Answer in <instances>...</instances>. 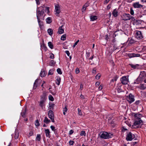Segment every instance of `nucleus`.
Masks as SVG:
<instances>
[{
	"mask_svg": "<svg viewBox=\"0 0 146 146\" xmlns=\"http://www.w3.org/2000/svg\"><path fill=\"white\" fill-rule=\"evenodd\" d=\"M75 72L76 74H78L80 72V70L79 69L77 68L75 69Z\"/></svg>",
	"mask_w": 146,
	"mask_h": 146,
	"instance_id": "nucleus-44",
	"label": "nucleus"
},
{
	"mask_svg": "<svg viewBox=\"0 0 146 146\" xmlns=\"http://www.w3.org/2000/svg\"><path fill=\"white\" fill-rule=\"evenodd\" d=\"M80 135L81 136L84 135V136H85L86 135V133H85L84 131H82L80 132Z\"/></svg>",
	"mask_w": 146,
	"mask_h": 146,
	"instance_id": "nucleus-36",
	"label": "nucleus"
},
{
	"mask_svg": "<svg viewBox=\"0 0 146 146\" xmlns=\"http://www.w3.org/2000/svg\"><path fill=\"white\" fill-rule=\"evenodd\" d=\"M135 42V41L133 39H131L129 40V43L130 44H132L134 43Z\"/></svg>",
	"mask_w": 146,
	"mask_h": 146,
	"instance_id": "nucleus-38",
	"label": "nucleus"
},
{
	"mask_svg": "<svg viewBox=\"0 0 146 146\" xmlns=\"http://www.w3.org/2000/svg\"><path fill=\"white\" fill-rule=\"evenodd\" d=\"M96 68H94L92 71V73L93 74H95L96 72Z\"/></svg>",
	"mask_w": 146,
	"mask_h": 146,
	"instance_id": "nucleus-50",
	"label": "nucleus"
},
{
	"mask_svg": "<svg viewBox=\"0 0 146 146\" xmlns=\"http://www.w3.org/2000/svg\"><path fill=\"white\" fill-rule=\"evenodd\" d=\"M90 19L92 21H94L97 19V17L96 16L91 15L90 17Z\"/></svg>",
	"mask_w": 146,
	"mask_h": 146,
	"instance_id": "nucleus-23",
	"label": "nucleus"
},
{
	"mask_svg": "<svg viewBox=\"0 0 146 146\" xmlns=\"http://www.w3.org/2000/svg\"><path fill=\"white\" fill-rule=\"evenodd\" d=\"M100 82H96L95 84H96V86H98L100 85Z\"/></svg>",
	"mask_w": 146,
	"mask_h": 146,
	"instance_id": "nucleus-63",
	"label": "nucleus"
},
{
	"mask_svg": "<svg viewBox=\"0 0 146 146\" xmlns=\"http://www.w3.org/2000/svg\"><path fill=\"white\" fill-rule=\"evenodd\" d=\"M47 32L49 35L50 36H51L53 34V30L51 29H48Z\"/></svg>",
	"mask_w": 146,
	"mask_h": 146,
	"instance_id": "nucleus-24",
	"label": "nucleus"
},
{
	"mask_svg": "<svg viewBox=\"0 0 146 146\" xmlns=\"http://www.w3.org/2000/svg\"><path fill=\"white\" fill-rule=\"evenodd\" d=\"M74 143V142L72 141H69V144L70 145H73Z\"/></svg>",
	"mask_w": 146,
	"mask_h": 146,
	"instance_id": "nucleus-48",
	"label": "nucleus"
},
{
	"mask_svg": "<svg viewBox=\"0 0 146 146\" xmlns=\"http://www.w3.org/2000/svg\"><path fill=\"white\" fill-rule=\"evenodd\" d=\"M67 111V109L65 107L64 108L63 110V113L64 115H65L66 114V112Z\"/></svg>",
	"mask_w": 146,
	"mask_h": 146,
	"instance_id": "nucleus-37",
	"label": "nucleus"
},
{
	"mask_svg": "<svg viewBox=\"0 0 146 146\" xmlns=\"http://www.w3.org/2000/svg\"><path fill=\"white\" fill-rule=\"evenodd\" d=\"M121 81L123 84H126L129 82L128 77L127 76H123L121 78Z\"/></svg>",
	"mask_w": 146,
	"mask_h": 146,
	"instance_id": "nucleus-10",
	"label": "nucleus"
},
{
	"mask_svg": "<svg viewBox=\"0 0 146 146\" xmlns=\"http://www.w3.org/2000/svg\"><path fill=\"white\" fill-rule=\"evenodd\" d=\"M55 63V62H54V61L53 60H52L50 62V64H51V65H52L53 64H54Z\"/></svg>",
	"mask_w": 146,
	"mask_h": 146,
	"instance_id": "nucleus-59",
	"label": "nucleus"
},
{
	"mask_svg": "<svg viewBox=\"0 0 146 146\" xmlns=\"http://www.w3.org/2000/svg\"><path fill=\"white\" fill-rule=\"evenodd\" d=\"M140 54H134V57H139V56H140Z\"/></svg>",
	"mask_w": 146,
	"mask_h": 146,
	"instance_id": "nucleus-58",
	"label": "nucleus"
},
{
	"mask_svg": "<svg viewBox=\"0 0 146 146\" xmlns=\"http://www.w3.org/2000/svg\"><path fill=\"white\" fill-rule=\"evenodd\" d=\"M46 74V73L43 70H41L40 73V76L42 77L45 76Z\"/></svg>",
	"mask_w": 146,
	"mask_h": 146,
	"instance_id": "nucleus-20",
	"label": "nucleus"
},
{
	"mask_svg": "<svg viewBox=\"0 0 146 146\" xmlns=\"http://www.w3.org/2000/svg\"><path fill=\"white\" fill-rule=\"evenodd\" d=\"M117 90L118 93L121 92L122 91V90L121 88V86H117L116 88Z\"/></svg>",
	"mask_w": 146,
	"mask_h": 146,
	"instance_id": "nucleus-27",
	"label": "nucleus"
},
{
	"mask_svg": "<svg viewBox=\"0 0 146 146\" xmlns=\"http://www.w3.org/2000/svg\"><path fill=\"white\" fill-rule=\"evenodd\" d=\"M54 12L55 14L57 16H58L60 12V7L59 5L56 4L55 5Z\"/></svg>",
	"mask_w": 146,
	"mask_h": 146,
	"instance_id": "nucleus-9",
	"label": "nucleus"
},
{
	"mask_svg": "<svg viewBox=\"0 0 146 146\" xmlns=\"http://www.w3.org/2000/svg\"><path fill=\"white\" fill-rule=\"evenodd\" d=\"M63 27V25H62L59 27L58 31V33L59 34H62L64 33V29L62 28Z\"/></svg>",
	"mask_w": 146,
	"mask_h": 146,
	"instance_id": "nucleus-17",
	"label": "nucleus"
},
{
	"mask_svg": "<svg viewBox=\"0 0 146 146\" xmlns=\"http://www.w3.org/2000/svg\"><path fill=\"white\" fill-rule=\"evenodd\" d=\"M140 101L139 100H137L135 102V104L136 105H138L140 103Z\"/></svg>",
	"mask_w": 146,
	"mask_h": 146,
	"instance_id": "nucleus-57",
	"label": "nucleus"
},
{
	"mask_svg": "<svg viewBox=\"0 0 146 146\" xmlns=\"http://www.w3.org/2000/svg\"><path fill=\"white\" fill-rule=\"evenodd\" d=\"M44 132L46 137L49 138H50V132L49 130L48 129H45Z\"/></svg>",
	"mask_w": 146,
	"mask_h": 146,
	"instance_id": "nucleus-14",
	"label": "nucleus"
},
{
	"mask_svg": "<svg viewBox=\"0 0 146 146\" xmlns=\"http://www.w3.org/2000/svg\"><path fill=\"white\" fill-rule=\"evenodd\" d=\"M133 5L134 7L135 8H139L142 7L143 6L140 4L139 2H136L133 4Z\"/></svg>",
	"mask_w": 146,
	"mask_h": 146,
	"instance_id": "nucleus-13",
	"label": "nucleus"
},
{
	"mask_svg": "<svg viewBox=\"0 0 146 146\" xmlns=\"http://www.w3.org/2000/svg\"><path fill=\"white\" fill-rule=\"evenodd\" d=\"M73 132H74V131L72 130H70L69 131V135H72L73 133Z\"/></svg>",
	"mask_w": 146,
	"mask_h": 146,
	"instance_id": "nucleus-61",
	"label": "nucleus"
},
{
	"mask_svg": "<svg viewBox=\"0 0 146 146\" xmlns=\"http://www.w3.org/2000/svg\"><path fill=\"white\" fill-rule=\"evenodd\" d=\"M38 21L39 27L41 29L43 26V23L41 19H38Z\"/></svg>",
	"mask_w": 146,
	"mask_h": 146,
	"instance_id": "nucleus-16",
	"label": "nucleus"
},
{
	"mask_svg": "<svg viewBox=\"0 0 146 146\" xmlns=\"http://www.w3.org/2000/svg\"><path fill=\"white\" fill-rule=\"evenodd\" d=\"M44 122L46 123H48L50 122V120L48 119L46 117H45Z\"/></svg>",
	"mask_w": 146,
	"mask_h": 146,
	"instance_id": "nucleus-25",
	"label": "nucleus"
},
{
	"mask_svg": "<svg viewBox=\"0 0 146 146\" xmlns=\"http://www.w3.org/2000/svg\"><path fill=\"white\" fill-rule=\"evenodd\" d=\"M79 40H78L76 42L74 45H73V47L74 48L76 46L77 44L79 42Z\"/></svg>",
	"mask_w": 146,
	"mask_h": 146,
	"instance_id": "nucleus-46",
	"label": "nucleus"
},
{
	"mask_svg": "<svg viewBox=\"0 0 146 146\" xmlns=\"http://www.w3.org/2000/svg\"><path fill=\"white\" fill-rule=\"evenodd\" d=\"M127 100L129 104L135 101L134 96L132 94H130L128 96H127Z\"/></svg>",
	"mask_w": 146,
	"mask_h": 146,
	"instance_id": "nucleus-6",
	"label": "nucleus"
},
{
	"mask_svg": "<svg viewBox=\"0 0 146 146\" xmlns=\"http://www.w3.org/2000/svg\"><path fill=\"white\" fill-rule=\"evenodd\" d=\"M66 35H64L61 36V39L62 40H64L66 39Z\"/></svg>",
	"mask_w": 146,
	"mask_h": 146,
	"instance_id": "nucleus-35",
	"label": "nucleus"
},
{
	"mask_svg": "<svg viewBox=\"0 0 146 146\" xmlns=\"http://www.w3.org/2000/svg\"><path fill=\"white\" fill-rule=\"evenodd\" d=\"M112 14L114 17H117L118 15V11L116 9H114L113 10Z\"/></svg>",
	"mask_w": 146,
	"mask_h": 146,
	"instance_id": "nucleus-21",
	"label": "nucleus"
},
{
	"mask_svg": "<svg viewBox=\"0 0 146 146\" xmlns=\"http://www.w3.org/2000/svg\"><path fill=\"white\" fill-rule=\"evenodd\" d=\"M50 127L52 131H55V127L52 126L51 125L50 126Z\"/></svg>",
	"mask_w": 146,
	"mask_h": 146,
	"instance_id": "nucleus-49",
	"label": "nucleus"
},
{
	"mask_svg": "<svg viewBox=\"0 0 146 146\" xmlns=\"http://www.w3.org/2000/svg\"><path fill=\"white\" fill-rule=\"evenodd\" d=\"M139 87L141 90H144L146 88V84H141Z\"/></svg>",
	"mask_w": 146,
	"mask_h": 146,
	"instance_id": "nucleus-19",
	"label": "nucleus"
},
{
	"mask_svg": "<svg viewBox=\"0 0 146 146\" xmlns=\"http://www.w3.org/2000/svg\"><path fill=\"white\" fill-rule=\"evenodd\" d=\"M141 115L140 114H137L135 115V119L132 126V128L136 129L141 127L143 124L142 121L141 119Z\"/></svg>",
	"mask_w": 146,
	"mask_h": 146,
	"instance_id": "nucleus-1",
	"label": "nucleus"
},
{
	"mask_svg": "<svg viewBox=\"0 0 146 146\" xmlns=\"http://www.w3.org/2000/svg\"><path fill=\"white\" fill-rule=\"evenodd\" d=\"M135 37L137 39L139 40H141L143 38L142 34L141 31H135Z\"/></svg>",
	"mask_w": 146,
	"mask_h": 146,
	"instance_id": "nucleus-5",
	"label": "nucleus"
},
{
	"mask_svg": "<svg viewBox=\"0 0 146 146\" xmlns=\"http://www.w3.org/2000/svg\"><path fill=\"white\" fill-rule=\"evenodd\" d=\"M122 18L123 20L124 21H127L132 19V20L134 19V17L131 16L129 14L125 13L124 14Z\"/></svg>",
	"mask_w": 146,
	"mask_h": 146,
	"instance_id": "nucleus-7",
	"label": "nucleus"
},
{
	"mask_svg": "<svg viewBox=\"0 0 146 146\" xmlns=\"http://www.w3.org/2000/svg\"><path fill=\"white\" fill-rule=\"evenodd\" d=\"M33 134V131H30L29 133V136H32Z\"/></svg>",
	"mask_w": 146,
	"mask_h": 146,
	"instance_id": "nucleus-55",
	"label": "nucleus"
},
{
	"mask_svg": "<svg viewBox=\"0 0 146 146\" xmlns=\"http://www.w3.org/2000/svg\"><path fill=\"white\" fill-rule=\"evenodd\" d=\"M44 6H41L38 7L36 10V17L38 19H41V20H44V9L43 7Z\"/></svg>",
	"mask_w": 146,
	"mask_h": 146,
	"instance_id": "nucleus-2",
	"label": "nucleus"
},
{
	"mask_svg": "<svg viewBox=\"0 0 146 146\" xmlns=\"http://www.w3.org/2000/svg\"><path fill=\"white\" fill-rule=\"evenodd\" d=\"M36 1L37 5H38L40 4V2L39 0H36Z\"/></svg>",
	"mask_w": 146,
	"mask_h": 146,
	"instance_id": "nucleus-64",
	"label": "nucleus"
},
{
	"mask_svg": "<svg viewBox=\"0 0 146 146\" xmlns=\"http://www.w3.org/2000/svg\"><path fill=\"white\" fill-rule=\"evenodd\" d=\"M86 7L83 6V7L82 9V12H84L86 10Z\"/></svg>",
	"mask_w": 146,
	"mask_h": 146,
	"instance_id": "nucleus-51",
	"label": "nucleus"
},
{
	"mask_svg": "<svg viewBox=\"0 0 146 146\" xmlns=\"http://www.w3.org/2000/svg\"><path fill=\"white\" fill-rule=\"evenodd\" d=\"M129 65L133 68L134 69H138L140 68L139 64H136L135 65L132 64H130Z\"/></svg>",
	"mask_w": 146,
	"mask_h": 146,
	"instance_id": "nucleus-15",
	"label": "nucleus"
},
{
	"mask_svg": "<svg viewBox=\"0 0 146 146\" xmlns=\"http://www.w3.org/2000/svg\"><path fill=\"white\" fill-rule=\"evenodd\" d=\"M39 81L40 82V80L39 81L38 80L36 79L35 81L34 84V86L33 87V88L34 89H36L37 86L38 85V81Z\"/></svg>",
	"mask_w": 146,
	"mask_h": 146,
	"instance_id": "nucleus-18",
	"label": "nucleus"
},
{
	"mask_svg": "<svg viewBox=\"0 0 146 146\" xmlns=\"http://www.w3.org/2000/svg\"><path fill=\"white\" fill-rule=\"evenodd\" d=\"M48 45L49 47L51 49H52L53 48V46L52 44L50 42H48Z\"/></svg>",
	"mask_w": 146,
	"mask_h": 146,
	"instance_id": "nucleus-29",
	"label": "nucleus"
},
{
	"mask_svg": "<svg viewBox=\"0 0 146 146\" xmlns=\"http://www.w3.org/2000/svg\"><path fill=\"white\" fill-rule=\"evenodd\" d=\"M65 52L66 54H67V55L68 56H70V52H69V51H68L66 50V51Z\"/></svg>",
	"mask_w": 146,
	"mask_h": 146,
	"instance_id": "nucleus-56",
	"label": "nucleus"
},
{
	"mask_svg": "<svg viewBox=\"0 0 146 146\" xmlns=\"http://www.w3.org/2000/svg\"><path fill=\"white\" fill-rule=\"evenodd\" d=\"M103 88V86L102 85H101L98 87V90H101Z\"/></svg>",
	"mask_w": 146,
	"mask_h": 146,
	"instance_id": "nucleus-52",
	"label": "nucleus"
},
{
	"mask_svg": "<svg viewBox=\"0 0 146 146\" xmlns=\"http://www.w3.org/2000/svg\"><path fill=\"white\" fill-rule=\"evenodd\" d=\"M113 48L114 50H116L117 48V45H114L113 46Z\"/></svg>",
	"mask_w": 146,
	"mask_h": 146,
	"instance_id": "nucleus-62",
	"label": "nucleus"
},
{
	"mask_svg": "<svg viewBox=\"0 0 146 146\" xmlns=\"http://www.w3.org/2000/svg\"><path fill=\"white\" fill-rule=\"evenodd\" d=\"M53 74V70H50L49 71L48 74L52 75Z\"/></svg>",
	"mask_w": 146,
	"mask_h": 146,
	"instance_id": "nucleus-45",
	"label": "nucleus"
},
{
	"mask_svg": "<svg viewBox=\"0 0 146 146\" xmlns=\"http://www.w3.org/2000/svg\"><path fill=\"white\" fill-rule=\"evenodd\" d=\"M41 48L44 50H47V48L44 44H42L41 46Z\"/></svg>",
	"mask_w": 146,
	"mask_h": 146,
	"instance_id": "nucleus-31",
	"label": "nucleus"
},
{
	"mask_svg": "<svg viewBox=\"0 0 146 146\" xmlns=\"http://www.w3.org/2000/svg\"><path fill=\"white\" fill-rule=\"evenodd\" d=\"M41 139V135L40 134H37L36 138V140L37 141H39Z\"/></svg>",
	"mask_w": 146,
	"mask_h": 146,
	"instance_id": "nucleus-26",
	"label": "nucleus"
},
{
	"mask_svg": "<svg viewBox=\"0 0 146 146\" xmlns=\"http://www.w3.org/2000/svg\"><path fill=\"white\" fill-rule=\"evenodd\" d=\"M101 75L100 74H98L96 76V78L97 80H98L100 78Z\"/></svg>",
	"mask_w": 146,
	"mask_h": 146,
	"instance_id": "nucleus-42",
	"label": "nucleus"
},
{
	"mask_svg": "<svg viewBox=\"0 0 146 146\" xmlns=\"http://www.w3.org/2000/svg\"><path fill=\"white\" fill-rule=\"evenodd\" d=\"M78 114L80 115H82L83 114L81 110L79 108L78 109Z\"/></svg>",
	"mask_w": 146,
	"mask_h": 146,
	"instance_id": "nucleus-34",
	"label": "nucleus"
},
{
	"mask_svg": "<svg viewBox=\"0 0 146 146\" xmlns=\"http://www.w3.org/2000/svg\"><path fill=\"white\" fill-rule=\"evenodd\" d=\"M35 125L36 126L38 127L39 126V121L38 120H36L35 121Z\"/></svg>",
	"mask_w": 146,
	"mask_h": 146,
	"instance_id": "nucleus-33",
	"label": "nucleus"
},
{
	"mask_svg": "<svg viewBox=\"0 0 146 146\" xmlns=\"http://www.w3.org/2000/svg\"><path fill=\"white\" fill-rule=\"evenodd\" d=\"M113 135L110 133H108L107 132H104L100 135V137L104 139H108L112 138Z\"/></svg>",
	"mask_w": 146,
	"mask_h": 146,
	"instance_id": "nucleus-4",
	"label": "nucleus"
},
{
	"mask_svg": "<svg viewBox=\"0 0 146 146\" xmlns=\"http://www.w3.org/2000/svg\"><path fill=\"white\" fill-rule=\"evenodd\" d=\"M61 79L60 78L59 76H57L56 77V82L57 84L58 85H59L60 84V82Z\"/></svg>",
	"mask_w": 146,
	"mask_h": 146,
	"instance_id": "nucleus-22",
	"label": "nucleus"
},
{
	"mask_svg": "<svg viewBox=\"0 0 146 146\" xmlns=\"http://www.w3.org/2000/svg\"><path fill=\"white\" fill-rule=\"evenodd\" d=\"M145 77V76L142 75L141 73L139 77L137 78V79L136 80V81L137 82H141V81H142L144 79V78Z\"/></svg>",
	"mask_w": 146,
	"mask_h": 146,
	"instance_id": "nucleus-12",
	"label": "nucleus"
},
{
	"mask_svg": "<svg viewBox=\"0 0 146 146\" xmlns=\"http://www.w3.org/2000/svg\"><path fill=\"white\" fill-rule=\"evenodd\" d=\"M135 137V135L131 132H129L127 135L126 139L127 141H131Z\"/></svg>",
	"mask_w": 146,
	"mask_h": 146,
	"instance_id": "nucleus-8",
	"label": "nucleus"
},
{
	"mask_svg": "<svg viewBox=\"0 0 146 146\" xmlns=\"http://www.w3.org/2000/svg\"><path fill=\"white\" fill-rule=\"evenodd\" d=\"M49 99L50 100L52 101H54V99L53 97L51 95H50L49 96Z\"/></svg>",
	"mask_w": 146,
	"mask_h": 146,
	"instance_id": "nucleus-39",
	"label": "nucleus"
},
{
	"mask_svg": "<svg viewBox=\"0 0 146 146\" xmlns=\"http://www.w3.org/2000/svg\"><path fill=\"white\" fill-rule=\"evenodd\" d=\"M49 7H45V11L48 14L49 13Z\"/></svg>",
	"mask_w": 146,
	"mask_h": 146,
	"instance_id": "nucleus-40",
	"label": "nucleus"
},
{
	"mask_svg": "<svg viewBox=\"0 0 146 146\" xmlns=\"http://www.w3.org/2000/svg\"><path fill=\"white\" fill-rule=\"evenodd\" d=\"M51 59H53L54 58V55L53 54H51L50 57Z\"/></svg>",
	"mask_w": 146,
	"mask_h": 146,
	"instance_id": "nucleus-53",
	"label": "nucleus"
},
{
	"mask_svg": "<svg viewBox=\"0 0 146 146\" xmlns=\"http://www.w3.org/2000/svg\"><path fill=\"white\" fill-rule=\"evenodd\" d=\"M89 3L88 2H87L84 4V5L83 6L86 8L87 7L89 6Z\"/></svg>",
	"mask_w": 146,
	"mask_h": 146,
	"instance_id": "nucleus-47",
	"label": "nucleus"
},
{
	"mask_svg": "<svg viewBox=\"0 0 146 146\" xmlns=\"http://www.w3.org/2000/svg\"><path fill=\"white\" fill-rule=\"evenodd\" d=\"M129 56L130 58H132L134 57V53H133L129 54Z\"/></svg>",
	"mask_w": 146,
	"mask_h": 146,
	"instance_id": "nucleus-43",
	"label": "nucleus"
},
{
	"mask_svg": "<svg viewBox=\"0 0 146 146\" xmlns=\"http://www.w3.org/2000/svg\"><path fill=\"white\" fill-rule=\"evenodd\" d=\"M134 13L133 11V9H132L131 8L130 9V14L131 15H133L134 14Z\"/></svg>",
	"mask_w": 146,
	"mask_h": 146,
	"instance_id": "nucleus-54",
	"label": "nucleus"
},
{
	"mask_svg": "<svg viewBox=\"0 0 146 146\" xmlns=\"http://www.w3.org/2000/svg\"><path fill=\"white\" fill-rule=\"evenodd\" d=\"M57 72L59 74H62V72L61 71V70L59 68H58L57 69Z\"/></svg>",
	"mask_w": 146,
	"mask_h": 146,
	"instance_id": "nucleus-41",
	"label": "nucleus"
},
{
	"mask_svg": "<svg viewBox=\"0 0 146 146\" xmlns=\"http://www.w3.org/2000/svg\"><path fill=\"white\" fill-rule=\"evenodd\" d=\"M25 113H26V111L25 110H23L21 113V116L24 117H25Z\"/></svg>",
	"mask_w": 146,
	"mask_h": 146,
	"instance_id": "nucleus-32",
	"label": "nucleus"
},
{
	"mask_svg": "<svg viewBox=\"0 0 146 146\" xmlns=\"http://www.w3.org/2000/svg\"><path fill=\"white\" fill-rule=\"evenodd\" d=\"M52 22L51 18L48 17L46 19V22L48 24H50Z\"/></svg>",
	"mask_w": 146,
	"mask_h": 146,
	"instance_id": "nucleus-28",
	"label": "nucleus"
},
{
	"mask_svg": "<svg viewBox=\"0 0 146 146\" xmlns=\"http://www.w3.org/2000/svg\"><path fill=\"white\" fill-rule=\"evenodd\" d=\"M48 115L49 117L51 119L52 122H54V115L53 112L51 110L48 111Z\"/></svg>",
	"mask_w": 146,
	"mask_h": 146,
	"instance_id": "nucleus-11",
	"label": "nucleus"
},
{
	"mask_svg": "<svg viewBox=\"0 0 146 146\" xmlns=\"http://www.w3.org/2000/svg\"><path fill=\"white\" fill-rule=\"evenodd\" d=\"M19 133L17 132H15V139H17L19 138Z\"/></svg>",
	"mask_w": 146,
	"mask_h": 146,
	"instance_id": "nucleus-30",
	"label": "nucleus"
},
{
	"mask_svg": "<svg viewBox=\"0 0 146 146\" xmlns=\"http://www.w3.org/2000/svg\"><path fill=\"white\" fill-rule=\"evenodd\" d=\"M47 95L46 93L44 92L42 96H41L39 106L42 109H43V107L44 106V103L46 100V96Z\"/></svg>",
	"mask_w": 146,
	"mask_h": 146,
	"instance_id": "nucleus-3",
	"label": "nucleus"
},
{
	"mask_svg": "<svg viewBox=\"0 0 146 146\" xmlns=\"http://www.w3.org/2000/svg\"><path fill=\"white\" fill-rule=\"evenodd\" d=\"M83 89V86L82 84H80V89L81 90H82Z\"/></svg>",
	"mask_w": 146,
	"mask_h": 146,
	"instance_id": "nucleus-60",
	"label": "nucleus"
}]
</instances>
